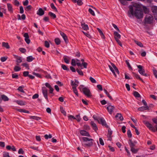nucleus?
<instances>
[{"label":"nucleus","instance_id":"1","mask_svg":"<svg viewBox=\"0 0 157 157\" xmlns=\"http://www.w3.org/2000/svg\"><path fill=\"white\" fill-rule=\"evenodd\" d=\"M128 14L129 17L134 16L138 19L142 18L143 17V12L142 10L135 9V10L133 11L132 8L131 7L130 8V10L128 11Z\"/></svg>","mask_w":157,"mask_h":157},{"label":"nucleus","instance_id":"2","mask_svg":"<svg viewBox=\"0 0 157 157\" xmlns=\"http://www.w3.org/2000/svg\"><path fill=\"white\" fill-rule=\"evenodd\" d=\"M81 141L82 140L84 143H82L83 146L86 147H90L93 144V141L94 140L92 139H90L88 137H82L80 138Z\"/></svg>","mask_w":157,"mask_h":157},{"label":"nucleus","instance_id":"3","mask_svg":"<svg viewBox=\"0 0 157 157\" xmlns=\"http://www.w3.org/2000/svg\"><path fill=\"white\" fill-rule=\"evenodd\" d=\"M93 117L94 119L97 121L99 123L101 124L103 126H104L107 128H109L108 125L106 124V122L103 118L97 117L95 115H94Z\"/></svg>","mask_w":157,"mask_h":157},{"label":"nucleus","instance_id":"4","mask_svg":"<svg viewBox=\"0 0 157 157\" xmlns=\"http://www.w3.org/2000/svg\"><path fill=\"white\" fill-rule=\"evenodd\" d=\"M153 20V16L150 14L146 15L144 19L145 23L148 24H151Z\"/></svg>","mask_w":157,"mask_h":157},{"label":"nucleus","instance_id":"5","mask_svg":"<svg viewBox=\"0 0 157 157\" xmlns=\"http://www.w3.org/2000/svg\"><path fill=\"white\" fill-rule=\"evenodd\" d=\"M143 123L150 130L154 132L156 131L155 128L149 122L144 121H143Z\"/></svg>","mask_w":157,"mask_h":157},{"label":"nucleus","instance_id":"6","mask_svg":"<svg viewBox=\"0 0 157 157\" xmlns=\"http://www.w3.org/2000/svg\"><path fill=\"white\" fill-rule=\"evenodd\" d=\"M111 65L113 67H112V68L110 69V70L112 72V73H113V74L114 75L115 77H116L117 75H116V74H115V71L118 74H119V71L118 69H117V67L115 65V64L114 63H111Z\"/></svg>","mask_w":157,"mask_h":157},{"label":"nucleus","instance_id":"7","mask_svg":"<svg viewBox=\"0 0 157 157\" xmlns=\"http://www.w3.org/2000/svg\"><path fill=\"white\" fill-rule=\"evenodd\" d=\"M111 65L113 67H112V68L110 69V70L112 72V73H113V74L114 75L115 77H116L117 75H116V74H115V71L118 74H119V71L118 69H117V67L115 65V64L114 63H111Z\"/></svg>","mask_w":157,"mask_h":157},{"label":"nucleus","instance_id":"8","mask_svg":"<svg viewBox=\"0 0 157 157\" xmlns=\"http://www.w3.org/2000/svg\"><path fill=\"white\" fill-rule=\"evenodd\" d=\"M142 5H141L137 3H134L132 5L129 6H128L129 10L128 11L130 10V8H132L133 10L134 11L135 10V9H138L140 8H141Z\"/></svg>","mask_w":157,"mask_h":157},{"label":"nucleus","instance_id":"9","mask_svg":"<svg viewBox=\"0 0 157 157\" xmlns=\"http://www.w3.org/2000/svg\"><path fill=\"white\" fill-rule=\"evenodd\" d=\"M82 92L88 98H90L92 96V95L90 90L87 87L83 89V91Z\"/></svg>","mask_w":157,"mask_h":157},{"label":"nucleus","instance_id":"10","mask_svg":"<svg viewBox=\"0 0 157 157\" xmlns=\"http://www.w3.org/2000/svg\"><path fill=\"white\" fill-rule=\"evenodd\" d=\"M137 67L139 69L138 70V72L142 75H144L145 76H147V75L146 73H145V70L143 68V67L140 65H137Z\"/></svg>","mask_w":157,"mask_h":157},{"label":"nucleus","instance_id":"11","mask_svg":"<svg viewBox=\"0 0 157 157\" xmlns=\"http://www.w3.org/2000/svg\"><path fill=\"white\" fill-rule=\"evenodd\" d=\"M42 92L45 98L48 100V90L45 87H43L42 88Z\"/></svg>","mask_w":157,"mask_h":157},{"label":"nucleus","instance_id":"12","mask_svg":"<svg viewBox=\"0 0 157 157\" xmlns=\"http://www.w3.org/2000/svg\"><path fill=\"white\" fill-rule=\"evenodd\" d=\"M151 10L154 13L155 19L157 21V6H154L152 7Z\"/></svg>","mask_w":157,"mask_h":157},{"label":"nucleus","instance_id":"13","mask_svg":"<svg viewBox=\"0 0 157 157\" xmlns=\"http://www.w3.org/2000/svg\"><path fill=\"white\" fill-rule=\"evenodd\" d=\"M79 82L77 79H75V82L71 80V85L72 87H77L78 85Z\"/></svg>","mask_w":157,"mask_h":157},{"label":"nucleus","instance_id":"14","mask_svg":"<svg viewBox=\"0 0 157 157\" xmlns=\"http://www.w3.org/2000/svg\"><path fill=\"white\" fill-rule=\"evenodd\" d=\"M107 108L108 112L109 113L111 114L113 112L114 107L113 106L109 105L107 106Z\"/></svg>","mask_w":157,"mask_h":157},{"label":"nucleus","instance_id":"15","mask_svg":"<svg viewBox=\"0 0 157 157\" xmlns=\"http://www.w3.org/2000/svg\"><path fill=\"white\" fill-rule=\"evenodd\" d=\"M44 13V11L41 8H40L37 12V14L40 16L43 15Z\"/></svg>","mask_w":157,"mask_h":157},{"label":"nucleus","instance_id":"16","mask_svg":"<svg viewBox=\"0 0 157 157\" xmlns=\"http://www.w3.org/2000/svg\"><path fill=\"white\" fill-rule=\"evenodd\" d=\"M136 142H133L131 139L129 140L128 144L129 145L130 148L132 147H135Z\"/></svg>","mask_w":157,"mask_h":157},{"label":"nucleus","instance_id":"17","mask_svg":"<svg viewBox=\"0 0 157 157\" xmlns=\"http://www.w3.org/2000/svg\"><path fill=\"white\" fill-rule=\"evenodd\" d=\"M80 134L82 136H90V135L85 130H81L80 132Z\"/></svg>","mask_w":157,"mask_h":157},{"label":"nucleus","instance_id":"18","mask_svg":"<svg viewBox=\"0 0 157 157\" xmlns=\"http://www.w3.org/2000/svg\"><path fill=\"white\" fill-rule=\"evenodd\" d=\"M139 111H143L145 110H149V107L148 106H142L139 107L138 109Z\"/></svg>","mask_w":157,"mask_h":157},{"label":"nucleus","instance_id":"19","mask_svg":"<svg viewBox=\"0 0 157 157\" xmlns=\"http://www.w3.org/2000/svg\"><path fill=\"white\" fill-rule=\"evenodd\" d=\"M60 34L63 37V39L65 41V42L66 43H67L68 42V40L67 37L66 35L64 33L62 32H60Z\"/></svg>","mask_w":157,"mask_h":157},{"label":"nucleus","instance_id":"20","mask_svg":"<svg viewBox=\"0 0 157 157\" xmlns=\"http://www.w3.org/2000/svg\"><path fill=\"white\" fill-rule=\"evenodd\" d=\"M110 128H109V129L108 130L107 137L108 140L111 141L112 140L111 135L112 134V131L110 130Z\"/></svg>","mask_w":157,"mask_h":157},{"label":"nucleus","instance_id":"21","mask_svg":"<svg viewBox=\"0 0 157 157\" xmlns=\"http://www.w3.org/2000/svg\"><path fill=\"white\" fill-rule=\"evenodd\" d=\"M90 124L93 129L95 131H96L98 130V128L96 124L93 121H91L90 122Z\"/></svg>","mask_w":157,"mask_h":157},{"label":"nucleus","instance_id":"22","mask_svg":"<svg viewBox=\"0 0 157 157\" xmlns=\"http://www.w3.org/2000/svg\"><path fill=\"white\" fill-rule=\"evenodd\" d=\"M7 6L8 10L11 13H13V9L10 3H7Z\"/></svg>","mask_w":157,"mask_h":157},{"label":"nucleus","instance_id":"23","mask_svg":"<svg viewBox=\"0 0 157 157\" xmlns=\"http://www.w3.org/2000/svg\"><path fill=\"white\" fill-rule=\"evenodd\" d=\"M115 117L116 118H118V119L121 121H122L124 119L123 116L120 113H117L115 116Z\"/></svg>","mask_w":157,"mask_h":157},{"label":"nucleus","instance_id":"24","mask_svg":"<svg viewBox=\"0 0 157 157\" xmlns=\"http://www.w3.org/2000/svg\"><path fill=\"white\" fill-rule=\"evenodd\" d=\"M81 26L84 30H87L89 29L88 25L85 23H82Z\"/></svg>","mask_w":157,"mask_h":157},{"label":"nucleus","instance_id":"25","mask_svg":"<svg viewBox=\"0 0 157 157\" xmlns=\"http://www.w3.org/2000/svg\"><path fill=\"white\" fill-rule=\"evenodd\" d=\"M1 100H2L4 101H7L9 99L7 96L5 95H2L1 96Z\"/></svg>","mask_w":157,"mask_h":157},{"label":"nucleus","instance_id":"26","mask_svg":"<svg viewBox=\"0 0 157 157\" xmlns=\"http://www.w3.org/2000/svg\"><path fill=\"white\" fill-rule=\"evenodd\" d=\"M2 46L6 48L7 49H9L10 48V47L9 45V44L7 42H3L2 43Z\"/></svg>","mask_w":157,"mask_h":157},{"label":"nucleus","instance_id":"27","mask_svg":"<svg viewBox=\"0 0 157 157\" xmlns=\"http://www.w3.org/2000/svg\"><path fill=\"white\" fill-rule=\"evenodd\" d=\"M132 74L134 75L135 77L137 79H139L141 81L143 82H144V81L142 80V79L140 77L139 75L136 74L134 72H132Z\"/></svg>","mask_w":157,"mask_h":157},{"label":"nucleus","instance_id":"28","mask_svg":"<svg viewBox=\"0 0 157 157\" xmlns=\"http://www.w3.org/2000/svg\"><path fill=\"white\" fill-rule=\"evenodd\" d=\"M114 34L115 36L114 38L115 39V38H117V39H120L121 38V35L117 32H114Z\"/></svg>","mask_w":157,"mask_h":157},{"label":"nucleus","instance_id":"29","mask_svg":"<svg viewBox=\"0 0 157 157\" xmlns=\"http://www.w3.org/2000/svg\"><path fill=\"white\" fill-rule=\"evenodd\" d=\"M16 102L17 103L20 105H25V102L21 100H17Z\"/></svg>","mask_w":157,"mask_h":157},{"label":"nucleus","instance_id":"30","mask_svg":"<svg viewBox=\"0 0 157 157\" xmlns=\"http://www.w3.org/2000/svg\"><path fill=\"white\" fill-rule=\"evenodd\" d=\"M30 118L31 119H33L34 120H36L37 121L41 119L40 117H38L37 116H29Z\"/></svg>","mask_w":157,"mask_h":157},{"label":"nucleus","instance_id":"31","mask_svg":"<svg viewBox=\"0 0 157 157\" xmlns=\"http://www.w3.org/2000/svg\"><path fill=\"white\" fill-rule=\"evenodd\" d=\"M104 90L107 96L111 100H113V99L112 97L110 95L109 93L107 92V90L105 89H104Z\"/></svg>","mask_w":157,"mask_h":157},{"label":"nucleus","instance_id":"32","mask_svg":"<svg viewBox=\"0 0 157 157\" xmlns=\"http://www.w3.org/2000/svg\"><path fill=\"white\" fill-rule=\"evenodd\" d=\"M104 90L107 96L111 100H113V99L112 97L110 95L109 93L107 92V90L105 89H104Z\"/></svg>","mask_w":157,"mask_h":157},{"label":"nucleus","instance_id":"33","mask_svg":"<svg viewBox=\"0 0 157 157\" xmlns=\"http://www.w3.org/2000/svg\"><path fill=\"white\" fill-rule=\"evenodd\" d=\"M121 3L123 5H128V2L126 0H119Z\"/></svg>","mask_w":157,"mask_h":157},{"label":"nucleus","instance_id":"34","mask_svg":"<svg viewBox=\"0 0 157 157\" xmlns=\"http://www.w3.org/2000/svg\"><path fill=\"white\" fill-rule=\"evenodd\" d=\"M17 60L16 61L17 63H18L17 64V65H18V63H20L22 61V59L21 57L17 56Z\"/></svg>","mask_w":157,"mask_h":157},{"label":"nucleus","instance_id":"35","mask_svg":"<svg viewBox=\"0 0 157 157\" xmlns=\"http://www.w3.org/2000/svg\"><path fill=\"white\" fill-rule=\"evenodd\" d=\"M142 8L143 9L144 12L145 13H148L149 12V9L145 6H142Z\"/></svg>","mask_w":157,"mask_h":157},{"label":"nucleus","instance_id":"36","mask_svg":"<svg viewBox=\"0 0 157 157\" xmlns=\"http://www.w3.org/2000/svg\"><path fill=\"white\" fill-rule=\"evenodd\" d=\"M138 150L139 149H136L134 147L131 148V151L134 153H136L138 152Z\"/></svg>","mask_w":157,"mask_h":157},{"label":"nucleus","instance_id":"37","mask_svg":"<svg viewBox=\"0 0 157 157\" xmlns=\"http://www.w3.org/2000/svg\"><path fill=\"white\" fill-rule=\"evenodd\" d=\"M17 111L21 112H23L28 113H29V111L23 109H17Z\"/></svg>","mask_w":157,"mask_h":157},{"label":"nucleus","instance_id":"38","mask_svg":"<svg viewBox=\"0 0 157 157\" xmlns=\"http://www.w3.org/2000/svg\"><path fill=\"white\" fill-rule=\"evenodd\" d=\"M134 42L138 46L140 47H143V45L140 42H139L138 41L134 40Z\"/></svg>","mask_w":157,"mask_h":157},{"label":"nucleus","instance_id":"39","mask_svg":"<svg viewBox=\"0 0 157 157\" xmlns=\"http://www.w3.org/2000/svg\"><path fill=\"white\" fill-rule=\"evenodd\" d=\"M76 87H72V88L74 93L77 96H78V91L76 89Z\"/></svg>","mask_w":157,"mask_h":157},{"label":"nucleus","instance_id":"40","mask_svg":"<svg viewBox=\"0 0 157 157\" xmlns=\"http://www.w3.org/2000/svg\"><path fill=\"white\" fill-rule=\"evenodd\" d=\"M55 42L56 44L57 45L61 43V41L59 38H56L55 39Z\"/></svg>","mask_w":157,"mask_h":157},{"label":"nucleus","instance_id":"41","mask_svg":"<svg viewBox=\"0 0 157 157\" xmlns=\"http://www.w3.org/2000/svg\"><path fill=\"white\" fill-rule=\"evenodd\" d=\"M34 59L32 56H29L27 58V61L29 62H30L33 61Z\"/></svg>","mask_w":157,"mask_h":157},{"label":"nucleus","instance_id":"42","mask_svg":"<svg viewBox=\"0 0 157 157\" xmlns=\"http://www.w3.org/2000/svg\"><path fill=\"white\" fill-rule=\"evenodd\" d=\"M48 14L53 19H55L56 17V15L55 14L51 12H49L48 13Z\"/></svg>","mask_w":157,"mask_h":157},{"label":"nucleus","instance_id":"43","mask_svg":"<svg viewBox=\"0 0 157 157\" xmlns=\"http://www.w3.org/2000/svg\"><path fill=\"white\" fill-rule=\"evenodd\" d=\"M134 96L137 98H140V94L137 91H135L133 92Z\"/></svg>","mask_w":157,"mask_h":157},{"label":"nucleus","instance_id":"44","mask_svg":"<svg viewBox=\"0 0 157 157\" xmlns=\"http://www.w3.org/2000/svg\"><path fill=\"white\" fill-rule=\"evenodd\" d=\"M86 87H85L84 85H82L79 86L78 88L81 91L83 92V89Z\"/></svg>","mask_w":157,"mask_h":157},{"label":"nucleus","instance_id":"45","mask_svg":"<svg viewBox=\"0 0 157 157\" xmlns=\"http://www.w3.org/2000/svg\"><path fill=\"white\" fill-rule=\"evenodd\" d=\"M60 110L62 113L65 116L66 115V113L63 109V108L62 107H60Z\"/></svg>","mask_w":157,"mask_h":157},{"label":"nucleus","instance_id":"46","mask_svg":"<svg viewBox=\"0 0 157 157\" xmlns=\"http://www.w3.org/2000/svg\"><path fill=\"white\" fill-rule=\"evenodd\" d=\"M21 69V68L17 66H15L14 68V70L15 71H20Z\"/></svg>","mask_w":157,"mask_h":157},{"label":"nucleus","instance_id":"47","mask_svg":"<svg viewBox=\"0 0 157 157\" xmlns=\"http://www.w3.org/2000/svg\"><path fill=\"white\" fill-rule=\"evenodd\" d=\"M50 6L51 7L52 9L54 10L56 12H57V10L56 8L55 7V6L54 5V4L53 3H51Z\"/></svg>","mask_w":157,"mask_h":157},{"label":"nucleus","instance_id":"48","mask_svg":"<svg viewBox=\"0 0 157 157\" xmlns=\"http://www.w3.org/2000/svg\"><path fill=\"white\" fill-rule=\"evenodd\" d=\"M23 86H19L17 90L20 91L22 93H25V91L23 90Z\"/></svg>","mask_w":157,"mask_h":157},{"label":"nucleus","instance_id":"49","mask_svg":"<svg viewBox=\"0 0 157 157\" xmlns=\"http://www.w3.org/2000/svg\"><path fill=\"white\" fill-rule=\"evenodd\" d=\"M88 11H89V13L92 15L93 16H94L95 15L94 12V11L93 10L89 8V9Z\"/></svg>","mask_w":157,"mask_h":157},{"label":"nucleus","instance_id":"50","mask_svg":"<svg viewBox=\"0 0 157 157\" xmlns=\"http://www.w3.org/2000/svg\"><path fill=\"white\" fill-rule=\"evenodd\" d=\"M12 78H13L18 79V75L16 73L12 74Z\"/></svg>","mask_w":157,"mask_h":157},{"label":"nucleus","instance_id":"51","mask_svg":"<svg viewBox=\"0 0 157 157\" xmlns=\"http://www.w3.org/2000/svg\"><path fill=\"white\" fill-rule=\"evenodd\" d=\"M44 137H45L46 139H48V138H52V136L51 134H49L48 135L47 134H46L44 136Z\"/></svg>","mask_w":157,"mask_h":157},{"label":"nucleus","instance_id":"52","mask_svg":"<svg viewBox=\"0 0 157 157\" xmlns=\"http://www.w3.org/2000/svg\"><path fill=\"white\" fill-rule=\"evenodd\" d=\"M3 157H11L10 156L8 152H4L3 154Z\"/></svg>","mask_w":157,"mask_h":157},{"label":"nucleus","instance_id":"53","mask_svg":"<svg viewBox=\"0 0 157 157\" xmlns=\"http://www.w3.org/2000/svg\"><path fill=\"white\" fill-rule=\"evenodd\" d=\"M62 68L64 70H66L67 71H69V69L68 68H67V67L65 65L63 64L62 66Z\"/></svg>","mask_w":157,"mask_h":157},{"label":"nucleus","instance_id":"54","mask_svg":"<svg viewBox=\"0 0 157 157\" xmlns=\"http://www.w3.org/2000/svg\"><path fill=\"white\" fill-rule=\"evenodd\" d=\"M44 46H45V47H46L47 48H49V46H50V44H49L48 42L47 41H45Z\"/></svg>","mask_w":157,"mask_h":157},{"label":"nucleus","instance_id":"55","mask_svg":"<svg viewBox=\"0 0 157 157\" xmlns=\"http://www.w3.org/2000/svg\"><path fill=\"white\" fill-rule=\"evenodd\" d=\"M76 71L80 75L82 76L83 75V72L81 70L77 69H76Z\"/></svg>","mask_w":157,"mask_h":157},{"label":"nucleus","instance_id":"56","mask_svg":"<svg viewBox=\"0 0 157 157\" xmlns=\"http://www.w3.org/2000/svg\"><path fill=\"white\" fill-rule=\"evenodd\" d=\"M128 136L129 138H131L132 136V134L130 130H128L127 131Z\"/></svg>","mask_w":157,"mask_h":157},{"label":"nucleus","instance_id":"57","mask_svg":"<svg viewBox=\"0 0 157 157\" xmlns=\"http://www.w3.org/2000/svg\"><path fill=\"white\" fill-rule=\"evenodd\" d=\"M76 118H75V119H76L78 122H79L81 120V118H80V115H77L76 116Z\"/></svg>","mask_w":157,"mask_h":157},{"label":"nucleus","instance_id":"58","mask_svg":"<svg viewBox=\"0 0 157 157\" xmlns=\"http://www.w3.org/2000/svg\"><path fill=\"white\" fill-rule=\"evenodd\" d=\"M32 74L37 77L40 78H41V75H40V74H39L38 73H37L35 72H33L32 73Z\"/></svg>","mask_w":157,"mask_h":157},{"label":"nucleus","instance_id":"59","mask_svg":"<svg viewBox=\"0 0 157 157\" xmlns=\"http://www.w3.org/2000/svg\"><path fill=\"white\" fill-rule=\"evenodd\" d=\"M71 64L73 66H75L76 65V61L74 59H72Z\"/></svg>","mask_w":157,"mask_h":157},{"label":"nucleus","instance_id":"60","mask_svg":"<svg viewBox=\"0 0 157 157\" xmlns=\"http://www.w3.org/2000/svg\"><path fill=\"white\" fill-rule=\"evenodd\" d=\"M18 153L19 154H24V151H23L22 148H20L18 151Z\"/></svg>","mask_w":157,"mask_h":157},{"label":"nucleus","instance_id":"61","mask_svg":"<svg viewBox=\"0 0 157 157\" xmlns=\"http://www.w3.org/2000/svg\"><path fill=\"white\" fill-rule=\"evenodd\" d=\"M90 79L92 82L93 83H96V81L95 80L91 77H90Z\"/></svg>","mask_w":157,"mask_h":157},{"label":"nucleus","instance_id":"62","mask_svg":"<svg viewBox=\"0 0 157 157\" xmlns=\"http://www.w3.org/2000/svg\"><path fill=\"white\" fill-rule=\"evenodd\" d=\"M22 65L25 67L26 68L28 69H29V66L28 64L27 63H23L22 64Z\"/></svg>","mask_w":157,"mask_h":157},{"label":"nucleus","instance_id":"63","mask_svg":"<svg viewBox=\"0 0 157 157\" xmlns=\"http://www.w3.org/2000/svg\"><path fill=\"white\" fill-rule=\"evenodd\" d=\"M19 50L22 53H24L26 52V49L23 48H20Z\"/></svg>","mask_w":157,"mask_h":157},{"label":"nucleus","instance_id":"64","mask_svg":"<svg viewBox=\"0 0 157 157\" xmlns=\"http://www.w3.org/2000/svg\"><path fill=\"white\" fill-rule=\"evenodd\" d=\"M29 72L28 71H25L23 72V74L24 76L26 77L29 75Z\"/></svg>","mask_w":157,"mask_h":157}]
</instances>
